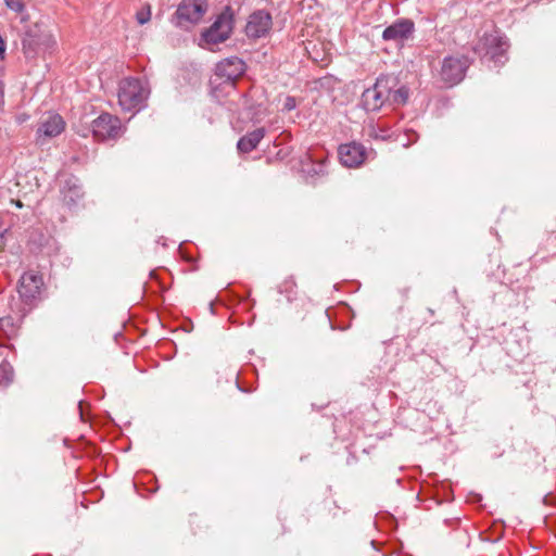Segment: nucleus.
I'll return each mask as SVG.
<instances>
[{
  "instance_id": "nucleus-1",
  "label": "nucleus",
  "mask_w": 556,
  "mask_h": 556,
  "mask_svg": "<svg viewBox=\"0 0 556 556\" xmlns=\"http://www.w3.org/2000/svg\"><path fill=\"white\" fill-rule=\"evenodd\" d=\"M150 90L147 84L134 77L124 78L118 85V104L124 111H139L143 108Z\"/></svg>"
},
{
  "instance_id": "nucleus-2",
  "label": "nucleus",
  "mask_w": 556,
  "mask_h": 556,
  "mask_svg": "<svg viewBox=\"0 0 556 556\" xmlns=\"http://www.w3.org/2000/svg\"><path fill=\"white\" fill-rule=\"evenodd\" d=\"M23 52L27 59H35L46 52H51L56 46L53 36L37 25L29 28L22 40Z\"/></svg>"
},
{
  "instance_id": "nucleus-3",
  "label": "nucleus",
  "mask_w": 556,
  "mask_h": 556,
  "mask_svg": "<svg viewBox=\"0 0 556 556\" xmlns=\"http://www.w3.org/2000/svg\"><path fill=\"white\" fill-rule=\"evenodd\" d=\"M393 83L392 76H380L376 84L367 88L362 94V104L366 111L375 112L388 102L390 96V84Z\"/></svg>"
},
{
  "instance_id": "nucleus-4",
  "label": "nucleus",
  "mask_w": 556,
  "mask_h": 556,
  "mask_svg": "<svg viewBox=\"0 0 556 556\" xmlns=\"http://www.w3.org/2000/svg\"><path fill=\"white\" fill-rule=\"evenodd\" d=\"M232 31V18L229 15L220 14L212 26L205 29L199 42V46L212 49L213 46L226 41Z\"/></svg>"
},
{
  "instance_id": "nucleus-5",
  "label": "nucleus",
  "mask_w": 556,
  "mask_h": 556,
  "mask_svg": "<svg viewBox=\"0 0 556 556\" xmlns=\"http://www.w3.org/2000/svg\"><path fill=\"white\" fill-rule=\"evenodd\" d=\"M206 0H182L176 11L177 25L188 28L189 25L198 24L207 12Z\"/></svg>"
},
{
  "instance_id": "nucleus-6",
  "label": "nucleus",
  "mask_w": 556,
  "mask_h": 556,
  "mask_svg": "<svg viewBox=\"0 0 556 556\" xmlns=\"http://www.w3.org/2000/svg\"><path fill=\"white\" fill-rule=\"evenodd\" d=\"M469 61L465 56H445L440 70V79L445 86L452 87L463 80Z\"/></svg>"
},
{
  "instance_id": "nucleus-7",
  "label": "nucleus",
  "mask_w": 556,
  "mask_h": 556,
  "mask_svg": "<svg viewBox=\"0 0 556 556\" xmlns=\"http://www.w3.org/2000/svg\"><path fill=\"white\" fill-rule=\"evenodd\" d=\"M91 132L97 140L116 139L123 134V126L117 116L103 113L91 124Z\"/></svg>"
},
{
  "instance_id": "nucleus-8",
  "label": "nucleus",
  "mask_w": 556,
  "mask_h": 556,
  "mask_svg": "<svg viewBox=\"0 0 556 556\" xmlns=\"http://www.w3.org/2000/svg\"><path fill=\"white\" fill-rule=\"evenodd\" d=\"M42 287V276L35 271H27L21 277L17 291L25 304L33 305L40 300Z\"/></svg>"
},
{
  "instance_id": "nucleus-9",
  "label": "nucleus",
  "mask_w": 556,
  "mask_h": 556,
  "mask_svg": "<svg viewBox=\"0 0 556 556\" xmlns=\"http://www.w3.org/2000/svg\"><path fill=\"white\" fill-rule=\"evenodd\" d=\"M271 16L264 10L253 12L245 26L247 36L250 38H261L266 36L271 29Z\"/></svg>"
},
{
  "instance_id": "nucleus-10",
  "label": "nucleus",
  "mask_w": 556,
  "mask_h": 556,
  "mask_svg": "<svg viewBox=\"0 0 556 556\" xmlns=\"http://www.w3.org/2000/svg\"><path fill=\"white\" fill-rule=\"evenodd\" d=\"M365 148L356 142L341 144L339 147V159L345 167H357L365 160Z\"/></svg>"
},
{
  "instance_id": "nucleus-11",
  "label": "nucleus",
  "mask_w": 556,
  "mask_h": 556,
  "mask_svg": "<svg viewBox=\"0 0 556 556\" xmlns=\"http://www.w3.org/2000/svg\"><path fill=\"white\" fill-rule=\"evenodd\" d=\"M245 71L244 62L239 58H229L216 65L215 73L220 78L233 81L240 77Z\"/></svg>"
},
{
  "instance_id": "nucleus-12",
  "label": "nucleus",
  "mask_w": 556,
  "mask_h": 556,
  "mask_svg": "<svg viewBox=\"0 0 556 556\" xmlns=\"http://www.w3.org/2000/svg\"><path fill=\"white\" fill-rule=\"evenodd\" d=\"M485 45L488 46L486 55H489L495 64H504L506 61L505 52L508 48L506 39L491 34L485 37Z\"/></svg>"
},
{
  "instance_id": "nucleus-13",
  "label": "nucleus",
  "mask_w": 556,
  "mask_h": 556,
  "mask_svg": "<svg viewBox=\"0 0 556 556\" xmlns=\"http://www.w3.org/2000/svg\"><path fill=\"white\" fill-rule=\"evenodd\" d=\"M65 127L63 118L59 114H48L42 117L40 125L37 129L38 137L52 138L60 135Z\"/></svg>"
},
{
  "instance_id": "nucleus-14",
  "label": "nucleus",
  "mask_w": 556,
  "mask_h": 556,
  "mask_svg": "<svg viewBox=\"0 0 556 556\" xmlns=\"http://www.w3.org/2000/svg\"><path fill=\"white\" fill-rule=\"evenodd\" d=\"M414 30V23L408 20H401L388 26L383 33L384 40L401 41L407 39Z\"/></svg>"
},
{
  "instance_id": "nucleus-15",
  "label": "nucleus",
  "mask_w": 556,
  "mask_h": 556,
  "mask_svg": "<svg viewBox=\"0 0 556 556\" xmlns=\"http://www.w3.org/2000/svg\"><path fill=\"white\" fill-rule=\"evenodd\" d=\"M264 136L265 129L263 127L254 129L253 131H250L245 136L240 138L237 148L240 152L249 153L257 147V144L264 138Z\"/></svg>"
},
{
  "instance_id": "nucleus-16",
  "label": "nucleus",
  "mask_w": 556,
  "mask_h": 556,
  "mask_svg": "<svg viewBox=\"0 0 556 556\" xmlns=\"http://www.w3.org/2000/svg\"><path fill=\"white\" fill-rule=\"evenodd\" d=\"M63 200L68 205H75L83 198L84 192L76 179H67L61 190Z\"/></svg>"
},
{
  "instance_id": "nucleus-17",
  "label": "nucleus",
  "mask_w": 556,
  "mask_h": 556,
  "mask_svg": "<svg viewBox=\"0 0 556 556\" xmlns=\"http://www.w3.org/2000/svg\"><path fill=\"white\" fill-rule=\"evenodd\" d=\"M395 86V78L393 77V83L390 84V96L388 98V101L392 104H405L409 97V90L405 86H401L400 88L393 90V87Z\"/></svg>"
},
{
  "instance_id": "nucleus-18",
  "label": "nucleus",
  "mask_w": 556,
  "mask_h": 556,
  "mask_svg": "<svg viewBox=\"0 0 556 556\" xmlns=\"http://www.w3.org/2000/svg\"><path fill=\"white\" fill-rule=\"evenodd\" d=\"M21 319L15 320L12 316H4L0 319V328L7 332L8 337H13L17 333Z\"/></svg>"
},
{
  "instance_id": "nucleus-19",
  "label": "nucleus",
  "mask_w": 556,
  "mask_h": 556,
  "mask_svg": "<svg viewBox=\"0 0 556 556\" xmlns=\"http://www.w3.org/2000/svg\"><path fill=\"white\" fill-rule=\"evenodd\" d=\"M13 377H14L13 367L7 362L1 363V365H0V387H8L13 381Z\"/></svg>"
},
{
  "instance_id": "nucleus-20",
  "label": "nucleus",
  "mask_w": 556,
  "mask_h": 556,
  "mask_svg": "<svg viewBox=\"0 0 556 556\" xmlns=\"http://www.w3.org/2000/svg\"><path fill=\"white\" fill-rule=\"evenodd\" d=\"M5 5L16 12L21 13L24 10V3L22 0H4Z\"/></svg>"
},
{
  "instance_id": "nucleus-21",
  "label": "nucleus",
  "mask_w": 556,
  "mask_h": 556,
  "mask_svg": "<svg viewBox=\"0 0 556 556\" xmlns=\"http://www.w3.org/2000/svg\"><path fill=\"white\" fill-rule=\"evenodd\" d=\"M296 108V100L294 97H291V96H288L286 97L285 101H283V105H282V109L285 111H292Z\"/></svg>"
},
{
  "instance_id": "nucleus-22",
  "label": "nucleus",
  "mask_w": 556,
  "mask_h": 556,
  "mask_svg": "<svg viewBox=\"0 0 556 556\" xmlns=\"http://www.w3.org/2000/svg\"><path fill=\"white\" fill-rule=\"evenodd\" d=\"M150 17H151V13L149 10L146 12L141 11V12L137 13V21L141 25L146 24L150 20Z\"/></svg>"
},
{
  "instance_id": "nucleus-23",
  "label": "nucleus",
  "mask_w": 556,
  "mask_h": 556,
  "mask_svg": "<svg viewBox=\"0 0 556 556\" xmlns=\"http://www.w3.org/2000/svg\"><path fill=\"white\" fill-rule=\"evenodd\" d=\"M309 174L312 175H324L325 174V170H324V164L323 163H318L312 170L308 172Z\"/></svg>"
},
{
  "instance_id": "nucleus-24",
  "label": "nucleus",
  "mask_w": 556,
  "mask_h": 556,
  "mask_svg": "<svg viewBox=\"0 0 556 556\" xmlns=\"http://www.w3.org/2000/svg\"><path fill=\"white\" fill-rule=\"evenodd\" d=\"M16 206H17V207H22V203H21V201H16Z\"/></svg>"
}]
</instances>
